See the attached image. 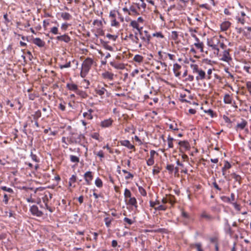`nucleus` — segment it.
Masks as SVG:
<instances>
[{
    "mask_svg": "<svg viewBox=\"0 0 251 251\" xmlns=\"http://www.w3.org/2000/svg\"><path fill=\"white\" fill-rule=\"evenodd\" d=\"M67 141L70 144H78L85 147L84 145L86 142V139L85 136L82 134H77L72 133L67 137Z\"/></svg>",
    "mask_w": 251,
    "mask_h": 251,
    "instance_id": "f257e3e1",
    "label": "nucleus"
},
{
    "mask_svg": "<svg viewBox=\"0 0 251 251\" xmlns=\"http://www.w3.org/2000/svg\"><path fill=\"white\" fill-rule=\"evenodd\" d=\"M94 63V60L90 57H87L81 65L80 75L82 78H85L88 75Z\"/></svg>",
    "mask_w": 251,
    "mask_h": 251,
    "instance_id": "f03ea898",
    "label": "nucleus"
},
{
    "mask_svg": "<svg viewBox=\"0 0 251 251\" xmlns=\"http://www.w3.org/2000/svg\"><path fill=\"white\" fill-rule=\"evenodd\" d=\"M207 45L209 47H210L211 50L213 51V52L217 56L218 55L219 53V44L220 39L218 37L214 36L211 39H207Z\"/></svg>",
    "mask_w": 251,
    "mask_h": 251,
    "instance_id": "7ed1b4c3",
    "label": "nucleus"
},
{
    "mask_svg": "<svg viewBox=\"0 0 251 251\" xmlns=\"http://www.w3.org/2000/svg\"><path fill=\"white\" fill-rule=\"evenodd\" d=\"M190 67L192 70L193 73L198 74V75L196 77V79L197 81L204 80L206 78L205 72L200 68L197 64H191Z\"/></svg>",
    "mask_w": 251,
    "mask_h": 251,
    "instance_id": "20e7f679",
    "label": "nucleus"
},
{
    "mask_svg": "<svg viewBox=\"0 0 251 251\" xmlns=\"http://www.w3.org/2000/svg\"><path fill=\"white\" fill-rule=\"evenodd\" d=\"M52 198V195L49 192L45 193L44 196L42 197V200L45 203V207L48 209L50 213L53 212L54 208H52L48 205V202Z\"/></svg>",
    "mask_w": 251,
    "mask_h": 251,
    "instance_id": "39448f33",
    "label": "nucleus"
},
{
    "mask_svg": "<svg viewBox=\"0 0 251 251\" xmlns=\"http://www.w3.org/2000/svg\"><path fill=\"white\" fill-rule=\"evenodd\" d=\"M138 34L142 42H145L147 44L150 43L151 36L148 30H145L143 31V29H141L138 32Z\"/></svg>",
    "mask_w": 251,
    "mask_h": 251,
    "instance_id": "423d86ee",
    "label": "nucleus"
},
{
    "mask_svg": "<svg viewBox=\"0 0 251 251\" xmlns=\"http://www.w3.org/2000/svg\"><path fill=\"white\" fill-rule=\"evenodd\" d=\"M178 144L179 145V151L182 153L190 149V144L187 141H180Z\"/></svg>",
    "mask_w": 251,
    "mask_h": 251,
    "instance_id": "0eeeda50",
    "label": "nucleus"
},
{
    "mask_svg": "<svg viewBox=\"0 0 251 251\" xmlns=\"http://www.w3.org/2000/svg\"><path fill=\"white\" fill-rule=\"evenodd\" d=\"M30 211L32 215L37 217H41L44 215L43 212L39 210L38 206L36 205H33L30 207Z\"/></svg>",
    "mask_w": 251,
    "mask_h": 251,
    "instance_id": "6e6552de",
    "label": "nucleus"
},
{
    "mask_svg": "<svg viewBox=\"0 0 251 251\" xmlns=\"http://www.w3.org/2000/svg\"><path fill=\"white\" fill-rule=\"evenodd\" d=\"M121 145L126 147L128 149L131 150L135 151L136 150L135 146L131 144L130 142L128 140H121L119 142Z\"/></svg>",
    "mask_w": 251,
    "mask_h": 251,
    "instance_id": "1a4fd4ad",
    "label": "nucleus"
},
{
    "mask_svg": "<svg viewBox=\"0 0 251 251\" xmlns=\"http://www.w3.org/2000/svg\"><path fill=\"white\" fill-rule=\"evenodd\" d=\"M83 176L86 184L90 185L93 178V173L91 171H87L84 174Z\"/></svg>",
    "mask_w": 251,
    "mask_h": 251,
    "instance_id": "9d476101",
    "label": "nucleus"
},
{
    "mask_svg": "<svg viewBox=\"0 0 251 251\" xmlns=\"http://www.w3.org/2000/svg\"><path fill=\"white\" fill-rule=\"evenodd\" d=\"M96 93L102 97V96L106 93L107 96H109V93L107 92L106 89H105L103 87H100V86H98V88L95 89Z\"/></svg>",
    "mask_w": 251,
    "mask_h": 251,
    "instance_id": "9b49d317",
    "label": "nucleus"
},
{
    "mask_svg": "<svg viewBox=\"0 0 251 251\" xmlns=\"http://www.w3.org/2000/svg\"><path fill=\"white\" fill-rule=\"evenodd\" d=\"M109 17L111 18V25L112 26L119 27L120 23L116 21L115 14L113 12L110 11Z\"/></svg>",
    "mask_w": 251,
    "mask_h": 251,
    "instance_id": "f8f14e48",
    "label": "nucleus"
},
{
    "mask_svg": "<svg viewBox=\"0 0 251 251\" xmlns=\"http://www.w3.org/2000/svg\"><path fill=\"white\" fill-rule=\"evenodd\" d=\"M113 122V120L112 119L109 118L102 121L100 122V126L103 128L109 127L112 126Z\"/></svg>",
    "mask_w": 251,
    "mask_h": 251,
    "instance_id": "ddd939ff",
    "label": "nucleus"
},
{
    "mask_svg": "<svg viewBox=\"0 0 251 251\" xmlns=\"http://www.w3.org/2000/svg\"><path fill=\"white\" fill-rule=\"evenodd\" d=\"M55 39L58 41L64 42L66 43H68L71 41L70 37L66 34L57 36L56 37Z\"/></svg>",
    "mask_w": 251,
    "mask_h": 251,
    "instance_id": "4468645a",
    "label": "nucleus"
},
{
    "mask_svg": "<svg viewBox=\"0 0 251 251\" xmlns=\"http://www.w3.org/2000/svg\"><path fill=\"white\" fill-rule=\"evenodd\" d=\"M138 34H139L138 32H134V37L131 40L134 45H138L139 48L141 49L142 47V44L141 43H139V39L138 36Z\"/></svg>",
    "mask_w": 251,
    "mask_h": 251,
    "instance_id": "2eb2a0df",
    "label": "nucleus"
},
{
    "mask_svg": "<svg viewBox=\"0 0 251 251\" xmlns=\"http://www.w3.org/2000/svg\"><path fill=\"white\" fill-rule=\"evenodd\" d=\"M129 26H131L133 28L136 29L137 32L143 29V26H140L139 24L136 20L131 21L129 24Z\"/></svg>",
    "mask_w": 251,
    "mask_h": 251,
    "instance_id": "dca6fc26",
    "label": "nucleus"
},
{
    "mask_svg": "<svg viewBox=\"0 0 251 251\" xmlns=\"http://www.w3.org/2000/svg\"><path fill=\"white\" fill-rule=\"evenodd\" d=\"M248 123L245 120L242 119V122L240 123H237L236 126L235 127L236 131L239 130H243L247 126Z\"/></svg>",
    "mask_w": 251,
    "mask_h": 251,
    "instance_id": "f3484780",
    "label": "nucleus"
},
{
    "mask_svg": "<svg viewBox=\"0 0 251 251\" xmlns=\"http://www.w3.org/2000/svg\"><path fill=\"white\" fill-rule=\"evenodd\" d=\"M32 43L40 48L45 46V42L39 38H35L33 39Z\"/></svg>",
    "mask_w": 251,
    "mask_h": 251,
    "instance_id": "a211bd4d",
    "label": "nucleus"
},
{
    "mask_svg": "<svg viewBox=\"0 0 251 251\" xmlns=\"http://www.w3.org/2000/svg\"><path fill=\"white\" fill-rule=\"evenodd\" d=\"M231 23L229 21H225L220 25L221 30L222 31H226L231 25Z\"/></svg>",
    "mask_w": 251,
    "mask_h": 251,
    "instance_id": "6ab92c4d",
    "label": "nucleus"
},
{
    "mask_svg": "<svg viewBox=\"0 0 251 251\" xmlns=\"http://www.w3.org/2000/svg\"><path fill=\"white\" fill-rule=\"evenodd\" d=\"M181 68V66L177 63H175L174 64L173 71L175 74V75L177 77L180 76L181 74L180 72L179 71Z\"/></svg>",
    "mask_w": 251,
    "mask_h": 251,
    "instance_id": "aec40b11",
    "label": "nucleus"
},
{
    "mask_svg": "<svg viewBox=\"0 0 251 251\" xmlns=\"http://www.w3.org/2000/svg\"><path fill=\"white\" fill-rule=\"evenodd\" d=\"M222 60L226 62H228L229 61L231 60V58L230 56L228 50H225L224 51Z\"/></svg>",
    "mask_w": 251,
    "mask_h": 251,
    "instance_id": "412c9836",
    "label": "nucleus"
},
{
    "mask_svg": "<svg viewBox=\"0 0 251 251\" xmlns=\"http://www.w3.org/2000/svg\"><path fill=\"white\" fill-rule=\"evenodd\" d=\"M190 247L191 249L196 248L197 251H204L202 248V244L201 243H196L190 244Z\"/></svg>",
    "mask_w": 251,
    "mask_h": 251,
    "instance_id": "4be33fe9",
    "label": "nucleus"
},
{
    "mask_svg": "<svg viewBox=\"0 0 251 251\" xmlns=\"http://www.w3.org/2000/svg\"><path fill=\"white\" fill-rule=\"evenodd\" d=\"M201 218L205 219L208 221H211L214 220V218L210 214H207L205 211H203L201 214Z\"/></svg>",
    "mask_w": 251,
    "mask_h": 251,
    "instance_id": "5701e85b",
    "label": "nucleus"
},
{
    "mask_svg": "<svg viewBox=\"0 0 251 251\" xmlns=\"http://www.w3.org/2000/svg\"><path fill=\"white\" fill-rule=\"evenodd\" d=\"M66 87L69 90L74 91L75 93L78 89L77 85L73 83H67L66 85Z\"/></svg>",
    "mask_w": 251,
    "mask_h": 251,
    "instance_id": "b1692460",
    "label": "nucleus"
},
{
    "mask_svg": "<svg viewBox=\"0 0 251 251\" xmlns=\"http://www.w3.org/2000/svg\"><path fill=\"white\" fill-rule=\"evenodd\" d=\"M102 76L104 79L111 80L113 79L114 74L109 72H105L102 74Z\"/></svg>",
    "mask_w": 251,
    "mask_h": 251,
    "instance_id": "393cba45",
    "label": "nucleus"
},
{
    "mask_svg": "<svg viewBox=\"0 0 251 251\" xmlns=\"http://www.w3.org/2000/svg\"><path fill=\"white\" fill-rule=\"evenodd\" d=\"M77 95H78L82 99H86L88 97V95L85 91L78 89L75 92Z\"/></svg>",
    "mask_w": 251,
    "mask_h": 251,
    "instance_id": "a878e982",
    "label": "nucleus"
},
{
    "mask_svg": "<svg viewBox=\"0 0 251 251\" xmlns=\"http://www.w3.org/2000/svg\"><path fill=\"white\" fill-rule=\"evenodd\" d=\"M232 99L231 96L228 94L225 95L224 97V102L226 104H231L232 102Z\"/></svg>",
    "mask_w": 251,
    "mask_h": 251,
    "instance_id": "bb28decb",
    "label": "nucleus"
},
{
    "mask_svg": "<svg viewBox=\"0 0 251 251\" xmlns=\"http://www.w3.org/2000/svg\"><path fill=\"white\" fill-rule=\"evenodd\" d=\"M129 199L127 203V204L131 205L132 206H133L135 208H137L138 206L136 198L134 197H131Z\"/></svg>",
    "mask_w": 251,
    "mask_h": 251,
    "instance_id": "cd10ccee",
    "label": "nucleus"
},
{
    "mask_svg": "<svg viewBox=\"0 0 251 251\" xmlns=\"http://www.w3.org/2000/svg\"><path fill=\"white\" fill-rule=\"evenodd\" d=\"M245 29H247V31H244L243 35L247 38V39H251V27L250 26H246L245 27Z\"/></svg>",
    "mask_w": 251,
    "mask_h": 251,
    "instance_id": "c85d7f7f",
    "label": "nucleus"
},
{
    "mask_svg": "<svg viewBox=\"0 0 251 251\" xmlns=\"http://www.w3.org/2000/svg\"><path fill=\"white\" fill-rule=\"evenodd\" d=\"M139 14V13L137 11L136 8L134 6H131L129 7L128 15L132 16H136Z\"/></svg>",
    "mask_w": 251,
    "mask_h": 251,
    "instance_id": "c756f323",
    "label": "nucleus"
},
{
    "mask_svg": "<svg viewBox=\"0 0 251 251\" xmlns=\"http://www.w3.org/2000/svg\"><path fill=\"white\" fill-rule=\"evenodd\" d=\"M133 61H134L135 62L138 63H141L143 62L144 61V57L143 56H142V55H139V54H136L135 55L133 58Z\"/></svg>",
    "mask_w": 251,
    "mask_h": 251,
    "instance_id": "7c9ffc66",
    "label": "nucleus"
},
{
    "mask_svg": "<svg viewBox=\"0 0 251 251\" xmlns=\"http://www.w3.org/2000/svg\"><path fill=\"white\" fill-rule=\"evenodd\" d=\"M231 176L236 181H237L239 184H241L242 177L240 175L233 173L231 174Z\"/></svg>",
    "mask_w": 251,
    "mask_h": 251,
    "instance_id": "2f4dec72",
    "label": "nucleus"
},
{
    "mask_svg": "<svg viewBox=\"0 0 251 251\" xmlns=\"http://www.w3.org/2000/svg\"><path fill=\"white\" fill-rule=\"evenodd\" d=\"M194 45L196 47V48L197 49H199L200 50V51L201 52H203V48H204V44L202 42H199V43H195Z\"/></svg>",
    "mask_w": 251,
    "mask_h": 251,
    "instance_id": "473e14b6",
    "label": "nucleus"
},
{
    "mask_svg": "<svg viewBox=\"0 0 251 251\" xmlns=\"http://www.w3.org/2000/svg\"><path fill=\"white\" fill-rule=\"evenodd\" d=\"M166 229L165 228H158L157 229L155 230H149V229H146L145 230V232H159V233H165L166 232Z\"/></svg>",
    "mask_w": 251,
    "mask_h": 251,
    "instance_id": "72a5a7b5",
    "label": "nucleus"
},
{
    "mask_svg": "<svg viewBox=\"0 0 251 251\" xmlns=\"http://www.w3.org/2000/svg\"><path fill=\"white\" fill-rule=\"evenodd\" d=\"M168 202L170 203L172 205H173L176 203L175 196L169 195L167 196Z\"/></svg>",
    "mask_w": 251,
    "mask_h": 251,
    "instance_id": "f704fd0d",
    "label": "nucleus"
},
{
    "mask_svg": "<svg viewBox=\"0 0 251 251\" xmlns=\"http://www.w3.org/2000/svg\"><path fill=\"white\" fill-rule=\"evenodd\" d=\"M11 197V194H7L6 193H4L3 195V198L2 200V202L5 204L7 205L8 203L9 200Z\"/></svg>",
    "mask_w": 251,
    "mask_h": 251,
    "instance_id": "c9c22d12",
    "label": "nucleus"
},
{
    "mask_svg": "<svg viewBox=\"0 0 251 251\" xmlns=\"http://www.w3.org/2000/svg\"><path fill=\"white\" fill-rule=\"evenodd\" d=\"M31 116L33 117V120H38V119L42 116L41 111L40 110H38Z\"/></svg>",
    "mask_w": 251,
    "mask_h": 251,
    "instance_id": "e433bc0d",
    "label": "nucleus"
},
{
    "mask_svg": "<svg viewBox=\"0 0 251 251\" xmlns=\"http://www.w3.org/2000/svg\"><path fill=\"white\" fill-rule=\"evenodd\" d=\"M225 226H226V232L231 235L233 233V232L232 231L231 227L227 220H226Z\"/></svg>",
    "mask_w": 251,
    "mask_h": 251,
    "instance_id": "4c0bfd02",
    "label": "nucleus"
},
{
    "mask_svg": "<svg viewBox=\"0 0 251 251\" xmlns=\"http://www.w3.org/2000/svg\"><path fill=\"white\" fill-rule=\"evenodd\" d=\"M186 97V94L181 93L180 94V98H181V100H180L181 101L185 102H189L190 100H192V99L191 96H189V100H187V99H185Z\"/></svg>",
    "mask_w": 251,
    "mask_h": 251,
    "instance_id": "58836bf2",
    "label": "nucleus"
},
{
    "mask_svg": "<svg viewBox=\"0 0 251 251\" xmlns=\"http://www.w3.org/2000/svg\"><path fill=\"white\" fill-rule=\"evenodd\" d=\"M61 16L64 20H69L72 18V16L70 14L67 12L62 13Z\"/></svg>",
    "mask_w": 251,
    "mask_h": 251,
    "instance_id": "ea45409f",
    "label": "nucleus"
},
{
    "mask_svg": "<svg viewBox=\"0 0 251 251\" xmlns=\"http://www.w3.org/2000/svg\"><path fill=\"white\" fill-rule=\"evenodd\" d=\"M204 112L209 115L211 118L217 117L216 113L211 109H209L208 110H204Z\"/></svg>",
    "mask_w": 251,
    "mask_h": 251,
    "instance_id": "a19ab883",
    "label": "nucleus"
},
{
    "mask_svg": "<svg viewBox=\"0 0 251 251\" xmlns=\"http://www.w3.org/2000/svg\"><path fill=\"white\" fill-rule=\"evenodd\" d=\"M110 64L115 68H117V69H123L124 68V65L122 63L116 64L114 62H111L110 63Z\"/></svg>",
    "mask_w": 251,
    "mask_h": 251,
    "instance_id": "79ce46f5",
    "label": "nucleus"
},
{
    "mask_svg": "<svg viewBox=\"0 0 251 251\" xmlns=\"http://www.w3.org/2000/svg\"><path fill=\"white\" fill-rule=\"evenodd\" d=\"M0 189L4 191L7 192L9 193V194H13L14 191L11 188L7 187L5 186H2L0 187Z\"/></svg>",
    "mask_w": 251,
    "mask_h": 251,
    "instance_id": "37998d69",
    "label": "nucleus"
},
{
    "mask_svg": "<svg viewBox=\"0 0 251 251\" xmlns=\"http://www.w3.org/2000/svg\"><path fill=\"white\" fill-rule=\"evenodd\" d=\"M181 216L187 220V222L191 219V217L189 214L184 210H182L181 211Z\"/></svg>",
    "mask_w": 251,
    "mask_h": 251,
    "instance_id": "c03bdc74",
    "label": "nucleus"
},
{
    "mask_svg": "<svg viewBox=\"0 0 251 251\" xmlns=\"http://www.w3.org/2000/svg\"><path fill=\"white\" fill-rule=\"evenodd\" d=\"M174 140V138L173 137H171L170 135L168 136L167 140H168V145L169 148H173L174 147V145H173V143Z\"/></svg>",
    "mask_w": 251,
    "mask_h": 251,
    "instance_id": "a18cd8bd",
    "label": "nucleus"
},
{
    "mask_svg": "<svg viewBox=\"0 0 251 251\" xmlns=\"http://www.w3.org/2000/svg\"><path fill=\"white\" fill-rule=\"evenodd\" d=\"M95 185L98 187V188H101L103 186V183L102 180L99 177H97L95 181Z\"/></svg>",
    "mask_w": 251,
    "mask_h": 251,
    "instance_id": "49530a36",
    "label": "nucleus"
},
{
    "mask_svg": "<svg viewBox=\"0 0 251 251\" xmlns=\"http://www.w3.org/2000/svg\"><path fill=\"white\" fill-rule=\"evenodd\" d=\"M113 220V218H110L109 217H105L104 219V221L105 222V224L107 227H109L110 226L111 224V222Z\"/></svg>",
    "mask_w": 251,
    "mask_h": 251,
    "instance_id": "de8ad7c7",
    "label": "nucleus"
},
{
    "mask_svg": "<svg viewBox=\"0 0 251 251\" xmlns=\"http://www.w3.org/2000/svg\"><path fill=\"white\" fill-rule=\"evenodd\" d=\"M30 156L32 160L35 161V162L39 163L40 162L39 158L37 157V156L36 154L33 153L32 151L30 152Z\"/></svg>",
    "mask_w": 251,
    "mask_h": 251,
    "instance_id": "09e8293b",
    "label": "nucleus"
},
{
    "mask_svg": "<svg viewBox=\"0 0 251 251\" xmlns=\"http://www.w3.org/2000/svg\"><path fill=\"white\" fill-rule=\"evenodd\" d=\"M70 161L73 163H78L79 162V158L75 155H71L70 156Z\"/></svg>",
    "mask_w": 251,
    "mask_h": 251,
    "instance_id": "8fccbe9b",
    "label": "nucleus"
},
{
    "mask_svg": "<svg viewBox=\"0 0 251 251\" xmlns=\"http://www.w3.org/2000/svg\"><path fill=\"white\" fill-rule=\"evenodd\" d=\"M171 38L174 40V41H176V40L178 39V32L176 31H172V33H171Z\"/></svg>",
    "mask_w": 251,
    "mask_h": 251,
    "instance_id": "3c124183",
    "label": "nucleus"
},
{
    "mask_svg": "<svg viewBox=\"0 0 251 251\" xmlns=\"http://www.w3.org/2000/svg\"><path fill=\"white\" fill-rule=\"evenodd\" d=\"M106 37H107L109 40H111L113 41H115L117 39L118 36L117 35H112L109 33H107L106 35Z\"/></svg>",
    "mask_w": 251,
    "mask_h": 251,
    "instance_id": "603ef678",
    "label": "nucleus"
},
{
    "mask_svg": "<svg viewBox=\"0 0 251 251\" xmlns=\"http://www.w3.org/2000/svg\"><path fill=\"white\" fill-rule=\"evenodd\" d=\"M124 196L126 199L130 198L131 197V193L129 190L126 188L124 192Z\"/></svg>",
    "mask_w": 251,
    "mask_h": 251,
    "instance_id": "864d4df0",
    "label": "nucleus"
},
{
    "mask_svg": "<svg viewBox=\"0 0 251 251\" xmlns=\"http://www.w3.org/2000/svg\"><path fill=\"white\" fill-rule=\"evenodd\" d=\"M174 165L173 164H168L166 169L169 171L170 174H172L174 170Z\"/></svg>",
    "mask_w": 251,
    "mask_h": 251,
    "instance_id": "5fc2aeb1",
    "label": "nucleus"
},
{
    "mask_svg": "<svg viewBox=\"0 0 251 251\" xmlns=\"http://www.w3.org/2000/svg\"><path fill=\"white\" fill-rule=\"evenodd\" d=\"M167 206L163 205H159L156 207H154V209L157 211H165L167 209Z\"/></svg>",
    "mask_w": 251,
    "mask_h": 251,
    "instance_id": "6e6d98bb",
    "label": "nucleus"
},
{
    "mask_svg": "<svg viewBox=\"0 0 251 251\" xmlns=\"http://www.w3.org/2000/svg\"><path fill=\"white\" fill-rule=\"evenodd\" d=\"M83 116L88 120H92L93 118V115L89 113L87 111L84 112L83 113Z\"/></svg>",
    "mask_w": 251,
    "mask_h": 251,
    "instance_id": "4d7b16f0",
    "label": "nucleus"
},
{
    "mask_svg": "<svg viewBox=\"0 0 251 251\" xmlns=\"http://www.w3.org/2000/svg\"><path fill=\"white\" fill-rule=\"evenodd\" d=\"M160 204V201L158 200H156L155 201H150V206L152 208L156 207L155 205Z\"/></svg>",
    "mask_w": 251,
    "mask_h": 251,
    "instance_id": "13d9d810",
    "label": "nucleus"
},
{
    "mask_svg": "<svg viewBox=\"0 0 251 251\" xmlns=\"http://www.w3.org/2000/svg\"><path fill=\"white\" fill-rule=\"evenodd\" d=\"M138 190L141 195H142L143 196H146L147 195L146 191L142 187L139 186Z\"/></svg>",
    "mask_w": 251,
    "mask_h": 251,
    "instance_id": "bf43d9fd",
    "label": "nucleus"
},
{
    "mask_svg": "<svg viewBox=\"0 0 251 251\" xmlns=\"http://www.w3.org/2000/svg\"><path fill=\"white\" fill-rule=\"evenodd\" d=\"M152 36L153 37H156L157 38H160L162 39L164 38V36L161 32H157L154 33H153Z\"/></svg>",
    "mask_w": 251,
    "mask_h": 251,
    "instance_id": "052dcab7",
    "label": "nucleus"
},
{
    "mask_svg": "<svg viewBox=\"0 0 251 251\" xmlns=\"http://www.w3.org/2000/svg\"><path fill=\"white\" fill-rule=\"evenodd\" d=\"M71 66V62L70 61L68 62H67L64 65H59V68L61 69H63L64 68H69Z\"/></svg>",
    "mask_w": 251,
    "mask_h": 251,
    "instance_id": "680f3d73",
    "label": "nucleus"
},
{
    "mask_svg": "<svg viewBox=\"0 0 251 251\" xmlns=\"http://www.w3.org/2000/svg\"><path fill=\"white\" fill-rule=\"evenodd\" d=\"M210 242L211 243H213L215 245L218 243V238L217 237H211L209 239Z\"/></svg>",
    "mask_w": 251,
    "mask_h": 251,
    "instance_id": "e2e57ef3",
    "label": "nucleus"
},
{
    "mask_svg": "<svg viewBox=\"0 0 251 251\" xmlns=\"http://www.w3.org/2000/svg\"><path fill=\"white\" fill-rule=\"evenodd\" d=\"M50 32L54 35L57 34H58V28L56 26H53L51 28Z\"/></svg>",
    "mask_w": 251,
    "mask_h": 251,
    "instance_id": "0e129e2a",
    "label": "nucleus"
},
{
    "mask_svg": "<svg viewBox=\"0 0 251 251\" xmlns=\"http://www.w3.org/2000/svg\"><path fill=\"white\" fill-rule=\"evenodd\" d=\"M221 199L224 202H227V203L231 202L230 198H229L228 197L225 196H222L221 197Z\"/></svg>",
    "mask_w": 251,
    "mask_h": 251,
    "instance_id": "69168bd1",
    "label": "nucleus"
},
{
    "mask_svg": "<svg viewBox=\"0 0 251 251\" xmlns=\"http://www.w3.org/2000/svg\"><path fill=\"white\" fill-rule=\"evenodd\" d=\"M124 221L127 223L128 225H131L134 223V221L130 219L127 217H125L124 219Z\"/></svg>",
    "mask_w": 251,
    "mask_h": 251,
    "instance_id": "338daca9",
    "label": "nucleus"
},
{
    "mask_svg": "<svg viewBox=\"0 0 251 251\" xmlns=\"http://www.w3.org/2000/svg\"><path fill=\"white\" fill-rule=\"evenodd\" d=\"M246 87L250 94L251 95V81H249L246 82Z\"/></svg>",
    "mask_w": 251,
    "mask_h": 251,
    "instance_id": "774afa93",
    "label": "nucleus"
}]
</instances>
